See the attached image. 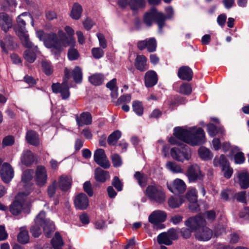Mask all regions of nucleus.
Returning <instances> with one entry per match:
<instances>
[{"instance_id":"obj_40","label":"nucleus","mask_w":249,"mask_h":249,"mask_svg":"<svg viewBox=\"0 0 249 249\" xmlns=\"http://www.w3.org/2000/svg\"><path fill=\"white\" fill-rule=\"evenodd\" d=\"M34 172L33 170L27 169L24 171L22 176V181L25 183H28L30 187L32 186V184L29 182L32 179Z\"/></svg>"},{"instance_id":"obj_51","label":"nucleus","mask_w":249,"mask_h":249,"mask_svg":"<svg viewBox=\"0 0 249 249\" xmlns=\"http://www.w3.org/2000/svg\"><path fill=\"white\" fill-rule=\"evenodd\" d=\"M15 142V139L12 136H7L5 137L2 141V145L3 147L10 146L12 145Z\"/></svg>"},{"instance_id":"obj_26","label":"nucleus","mask_w":249,"mask_h":249,"mask_svg":"<svg viewBox=\"0 0 249 249\" xmlns=\"http://www.w3.org/2000/svg\"><path fill=\"white\" fill-rule=\"evenodd\" d=\"M76 122L79 126L90 124L92 122V117L89 112H83L79 117L76 116Z\"/></svg>"},{"instance_id":"obj_5","label":"nucleus","mask_w":249,"mask_h":249,"mask_svg":"<svg viewBox=\"0 0 249 249\" xmlns=\"http://www.w3.org/2000/svg\"><path fill=\"white\" fill-rule=\"evenodd\" d=\"M166 18V17L164 14L158 12L155 8L153 7L151 9L149 12L145 14L143 21L147 25L151 26L155 20L158 25L159 31L161 32L162 28L165 25Z\"/></svg>"},{"instance_id":"obj_8","label":"nucleus","mask_w":249,"mask_h":249,"mask_svg":"<svg viewBox=\"0 0 249 249\" xmlns=\"http://www.w3.org/2000/svg\"><path fill=\"white\" fill-rule=\"evenodd\" d=\"M170 154L174 160L181 162L185 160H189L191 158V152L185 145L172 148Z\"/></svg>"},{"instance_id":"obj_1","label":"nucleus","mask_w":249,"mask_h":249,"mask_svg":"<svg viewBox=\"0 0 249 249\" xmlns=\"http://www.w3.org/2000/svg\"><path fill=\"white\" fill-rule=\"evenodd\" d=\"M64 30L67 35L61 29H59L57 34L50 33L44 40V45L50 49L52 53L56 56L60 54L64 48L69 46H73L75 43L73 29L69 26H66Z\"/></svg>"},{"instance_id":"obj_60","label":"nucleus","mask_w":249,"mask_h":249,"mask_svg":"<svg viewBox=\"0 0 249 249\" xmlns=\"http://www.w3.org/2000/svg\"><path fill=\"white\" fill-rule=\"evenodd\" d=\"M13 42V38L12 37H10L8 41L5 39V42L1 41L0 42V46L3 50V51L5 52H7V50L6 49V47H10L11 45H12Z\"/></svg>"},{"instance_id":"obj_53","label":"nucleus","mask_w":249,"mask_h":249,"mask_svg":"<svg viewBox=\"0 0 249 249\" xmlns=\"http://www.w3.org/2000/svg\"><path fill=\"white\" fill-rule=\"evenodd\" d=\"M68 57L69 60H76L79 57V53L76 49L71 48L68 52Z\"/></svg>"},{"instance_id":"obj_48","label":"nucleus","mask_w":249,"mask_h":249,"mask_svg":"<svg viewBox=\"0 0 249 249\" xmlns=\"http://www.w3.org/2000/svg\"><path fill=\"white\" fill-rule=\"evenodd\" d=\"M207 131L211 137L214 136L217 133H220L221 134L223 133L224 130L222 128H220L219 130H218L215 126L212 124H210L207 125Z\"/></svg>"},{"instance_id":"obj_15","label":"nucleus","mask_w":249,"mask_h":249,"mask_svg":"<svg viewBox=\"0 0 249 249\" xmlns=\"http://www.w3.org/2000/svg\"><path fill=\"white\" fill-rule=\"evenodd\" d=\"M47 174L46 169L43 166H38L36 168L35 179L36 183L39 186H44L47 182Z\"/></svg>"},{"instance_id":"obj_16","label":"nucleus","mask_w":249,"mask_h":249,"mask_svg":"<svg viewBox=\"0 0 249 249\" xmlns=\"http://www.w3.org/2000/svg\"><path fill=\"white\" fill-rule=\"evenodd\" d=\"M168 189L173 193H183L186 189L185 182L181 179L176 178L172 183L168 184Z\"/></svg>"},{"instance_id":"obj_43","label":"nucleus","mask_w":249,"mask_h":249,"mask_svg":"<svg viewBox=\"0 0 249 249\" xmlns=\"http://www.w3.org/2000/svg\"><path fill=\"white\" fill-rule=\"evenodd\" d=\"M157 241L160 244H165L169 246L172 244V241L169 239L166 232H162L157 237Z\"/></svg>"},{"instance_id":"obj_41","label":"nucleus","mask_w":249,"mask_h":249,"mask_svg":"<svg viewBox=\"0 0 249 249\" xmlns=\"http://www.w3.org/2000/svg\"><path fill=\"white\" fill-rule=\"evenodd\" d=\"M121 136V132L116 130L112 133L108 137L107 142L109 145H115Z\"/></svg>"},{"instance_id":"obj_32","label":"nucleus","mask_w":249,"mask_h":249,"mask_svg":"<svg viewBox=\"0 0 249 249\" xmlns=\"http://www.w3.org/2000/svg\"><path fill=\"white\" fill-rule=\"evenodd\" d=\"M117 80L113 78L109 81L106 85L107 87L111 91L112 98L116 99L118 96V89L116 85Z\"/></svg>"},{"instance_id":"obj_13","label":"nucleus","mask_w":249,"mask_h":249,"mask_svg":"<svg viewBox=\"0 0 249 249\" xmlns=\"http://www.w3.org/2000/svg\"><path fill=\"white\" fill-rule=\"evenodd\" d=\"M94 160L97 164L105 169H107L110 166L109 162L103 149L99 148L95 150L94 153Z\"/></svg>"},{"instance_id":"obj_59","label":"nucleus","mask_w":249,"mask_h":249,"mask_svg":"<svg viewBox=\"0 0 249 249\" xmlns=\"http://www.w3.org/2000/svg\"><path fill=\"white\" fill-rule=\"evenodd\" d=\"M96 35L98 37L100 47L103 49H105L107 46V41L104 36L101 33H97Z\"/></svg>"},{"instance_id":"obj_30","label":"nucleus","mask_w":249,"mask_h":249,"mask_svg":"<svg viewBox=\"0 0 249 249\" xmlns=\"http://www.w3.org/2000/svg\"><path fill=\"white\" fill-rule=\"evenodd\" d=\"M147 59L143 55H137L135 62V66L137 69L143 71L147 69Z\"/></svg>"},{"instance_id":"obj_34","label":"nucleus","mask_w":249,"mask_h":249,"mask_svg":"<svg viewBox=\"0 0 249 249\" xmlns=\"http://www.w3.org/2000/svg\"><path fill=\"white\" fill-rule=\"evenodd\" d=\"M51 243L54 249H62L64 242L59 232H55L54 237L51 240Z\"/></svg>"},{"instance_id":"obj_35","label":"nucleus","mask_w":249,"mask_h":249,"mask_svg":"<svg viewBox=\"0 0 249 249\" xmlns=\"http://www.w3.org/2000/svg\"><path fill=\"white\" fill-rule=\"evenodd\" d=\"M26 138L31 144L37 145L39 144L38 136L33 130H29L27 132Z\"/></svg>"},{"instance_id":"obj_49","label":"nucleus","mask_w":249,"mask_h":249,"mask_svg":"<svg viewBox=\"0 0 249 249\" xmlns=\"http://www.w3.org/2000/svg\"><path fill=\"white\" fill-rule=\"evenodd\" d=\"M2 5L5 10H8L9 8H15L17 6L16 0H2Z\"/></svg>"},{"instance_id":"obj_61","label":"nucleus","mask_w":249,"mask_h":249,"mask_svg":"<svg viewBox=\"0 0 249 249\" xmlns=\"http://www.w3.org/2000/svg\"><path fill=\"white\" fill-rule=\"evenodd\" d=\"M83 188L84 191L89 196H93V191L91 188V184L89 181H86L84 183Z\"/></svg>"},{"instance_id":"obj_36","label":"nucleus","mask_w":249,"mask_h":249,"mask_svg":"<svg viewBox=\"0 0 249 249\" xmlns=\"http://www.w3.org/2000/svg\"><path fill=\"white\" fill-rule=\"evenodd\" d=\"M229 163L225 155L222 154L219 157H215L213 160V165L215 167L220 166L221 169Z\"/></svg>"},{"instance_id":"obj_23","label":"nucleus","mask_w":249,"mask_h":249,"mask_svg":"<svg viewBox=\"0 0 249 249\" xmlns=\"http://www.w3.org/2000/svg\"><path fill=\"white\" fill-rule=\"evenodd\" d=\"M29 48L24 53V59L29 63H33L36 59V53L39 52L37 46H35L33 44L32 47H27Z\"/></svg>"},{"instance_id":"obj_19","label":"nucleus","mask_w":249,"mask_h":249,"mask_svg":"<svg viewBox=\"0 0 249 249\" xmlns=\"http://www.w3.org/2000/svg\"><path fill=\"white\" fill-rule=\"evenodd\" d=\"M74 205L77 209H86L89 205V199L87 196L84 193L77 195L75 197Z\"/></svg>"},{"instance_id":"obj_63","label":"nucleus","mask_w":249,"mask_h":249,"mask_svg":"<svg viewBox=\"0 0 249 249\" xmlns=\"http://www.w3.org/2000/svg\"><path fill=\"white\" fill-rule=\"evenodd\" d=\"M84 28L87 30H90L94 25V22L89 18H87L83 22Z\"/></svg>"},{"instance_id":"obj_10","label":"nucleus","mask_w":249,"mask_h":249,"mask_svg":"<svg viewBox=\"0 0 249 249\" xmlns=\"http://www.w3.org/2000/svg\"><path fill=\"white\" fill-rule=\"evenodd\" d=\"M0 174L1 179L5 183H9L14 177V172L11 165L7 162H3L0 158Z\"/></svg>"},{"instance_id":"obj_9","label":"nucleus","mask_w":249,"mask_h":249,"mask_svg":"<svg viewBox=\"0 0 249 249\" xmlns=\"http://www.w3.org/2000/svg\"><path fill=\"white\" fill-rule=\"evenodd\" d=\"M166 213L163 211L157 210L153 212L148 217V221L153 225L155 229H162L164 226L161 223L165 221Z\"/></svg>"},{"instance_id":"obj_56","label":"nucleus","mask_w":249,"mask_h":249,"mask_svg":"<svg viewBox=\"0 0 249 249\" xmlns=\"http://www.w3.org/2000/svg\"><path fill=\"white\" fill-rule=\"evenodd\" d=\"M112 185L118 191H121L123 189V184L120 179L117 176L114 177L112 181Z\"/></svg>"},{"instance_id":"obj_6","label":"nucleus","mask_w":249,"mask_h":249,"mask_svg":"<svg viewBox=\"0 0 249 249\" xmlns=\"http://www.w3.org/2000/svg\"><path fill=\"white\" fill-rule=\"evenodd\" d=\"M65 77L62 84L58 83H53L52 86L53 92L55 93H60L61 96L63 100L68 99L70 95L69 87H68V79L70 77L71 72L68 69L65 70Z\"/></svg>"},{"instance_id":"obj_2","label":"nucleus","mask_w":249,"mask_h":249,"mask_svg":"<svg viewBox=\"0 0 249 249\" xmlns=\"http://www.w3.org/2000/svg\"><path fill=\"white\" fill-rule=\"evenodd\" d=\"M175 137H171L169 142L172 144H179L177 140H180L191 145L202 144L205 142V135L204 130L196 127H190L188 129L180 127L174 128Z\"/></svg>"},{"instance_id":"obj_50","label":"nucleus","mask_w":249,"mask_h":249,"mask_svg":"<svg viewBox=\"0 0 249 249\" xmlns=\"http://www.w3.org/2000/svg\"><path fill=\"white\" fill-rule=\"evenodd\" d=\"M192 92V87L188 83H184L180 86L179 92L185 94L189 95Z\"/></svg>"},{"instance_id":"obj_45","label":"nucleus","mask_w":249,"mask_h":249,"mask_svg":"<svg viewBox=\"0 0 249 249\" xmlns=\"http://www.w3.org/2000/svg\"><path fill=\"white\" fill-rule=\"evenodd\" d=\"M72 76L76 83H81L82 79V73L80 67L77 66L73 69L72 71Z\"/></svg>"},{"instance_id":"obj_44","label":"nucleus","mask_w":249,"mask_h":249,"mask_svg":"<svg viewBox=\"0 0 249 249\" xmlns=\"http://www.w3.org/2000/svg\"><path fill=\"white\" fill-rule=\"evenodd\" d=\"M134 177L137 180L140 186L144 187L146 185L147 178L143 173L138 171L136 172Z\"/></svg>"},{"instance_id":"obj_46","label":"nucleus","mask_w":249,"mask_h":249,"mask_svg":"<svg viewBox=\"0 0 249 249\" xmlns=\"http://www.w3.org/2000/svg\"><path fill=\"white\" fill-rule=\"evenodd\" d=\"M145 4L144 0H131L129 2L131 8L134 10L143 7Z\"/></svg>"},{"instance_id":"obj_47","label":"nucleus","mask_w":249,"mask_h":249,"mask_svg":"<svg viewBox=\"0 0 249 249\" xmlns=\"http://www.w3.org/2000/svg\"><path fill=\"white\" fill-rule=\"evenodd\" d=\"M133 111L139 116L143 114V108L142 103L138 101H135L132 104Z\"/></svg>"},{"instance_id":"obj_37","label":"nucleus","mask_w":249,"mask_h":249,"mask_svg":"<svg viewBox=\"0 0 249 249\" xmlns=\"http://www.w3.org/2000/svg\"><path fill=\"white\" fill-rule=\"evenodd\" d=\"M199 157L204 160H209L213 157V154L207 148L202 146L198 149Z\"/></svg>"},{"instance_id":"obj_20","label":"nucleus","mask_w":249,"mask_h":249,"mask_svg":"<svg viewBox=\"0 0 249 249\" xmlns=\"http://www.w3.org/2000/svg\"><path fill=\"white\" fill-rule=\"evenodd\" d=\"M12 18L5 13H0V26L1 29L6 32L12 27Z\"/></svg>"},{"instance_id":"obj_12","label":"nucleus","mask_w":249,"mask_h":249,"mask_svg":"<svg viewBox=\"0 0 249 249\" xmlns=\"http://www.w3.org/2000/svg\"><path fill=\"white\" fill-rule=\"evenodd\" d=\"M30 192L19 193L16 197L15 201L10 207V211L14 215H18L21 211L24 206V198Z\"/></svg>"},{"instance_id":"obj_7","label":"nucleus","mask_w":249,"mask_h":249,"mask_svg":"<svg viewBox=\"0 0 249 249\" xmlns=\"http://www.w3.org/2000/svg\"><path fill=\"white\" fill-rule=\"evenodd\" d=\"M145 195L151 200L159 203H163L165 199V194L161 188L158 186H148L145 190Z\"/></svg>"},{"instance_id":"obj_55","label":"nucleus","mask_w":249,"mask_h":249,"mask_svg":"<svg viewBox=\"0 0 249 249\" xmlns=\"http://www.w3.org/2000/svg\"><path fill=\"white\" fill-rule=\"evenodd\" d=\"M42 67L43 71L47 75H50L53 72V69L50 63L47 61H44L42 62Z\"/></svg>"},{"instance_id":"obj_4","label":"nucleus","mask_w":249,"mask_h":249,"mask_svg":"<svg viewBox=\"0 0 249 249\" xmlns=\"http://www.w3.org/2000/svg\"><path fill=\"white\" fill-rule=\"evenodd\" d=\"M31 20V24L34 26V22L32 17L28 13H23L18 16L17 21L18 26L16 29V32L22 44L25 47H32L33 43L30 41L29 35L25 29V22L28 20Z\"/></svg>"},{"instance_id":"obj_28","label":"nucleus","mask_w":249,"mask_h":249,"mask_svg":"<svg viewBox=\"0 0 249 249\" xmlns=\"http://www.w3.org/2000/svg\"><path fill=\"white\" fill-rule=\"evenodd\" d=\"M72 178L70 177L62 176L58 181L59 187L63 191H66L71 187Z\"/></svg>"},{"instance_id":"obj_42","label":"nucleus","mask_w":249,"mask_h":249,"mask_svg":"<svg viewBox=\"0 0 249 249\" xmlns=\"http://www.w3.org/2000/svg\"><path fill=\"white\" fill-rule=\"evenodd\" d=\"M166 167L170 171L174 173H180L183 172V170L180 166L176 162L168 161L166 164Z\"/></svg>"},{"instance_id":"obj_21","label":"nucleus","mask_w":249,"mask_h":249,"mask_svg":"<svg viewBox=\"0 0 249 249\" xmlns=\"http://www.w3.org/2000/svg\"><path fill=\"white\" fill-rule=\"evenodd\" d=\"M158 75L154 71H148L144 76V83L147 88L155 86L158 82Z\"/></svg>"},{"instance_id":"obj_38","label":"nucleus","mask_w":249,"mask_h":249,"mask_svg":"<svg viewBox=\"0 0 249 249\" xmlns=\"http://www.w3.org/2000/svg\"><path fill=\"white\" fill-rule=\"evenodd\" d=\"M105 77L101 73H95L89 76V80L90 83L95 85L98 86L102 84L104 81Z\"/></svg>"},{"instance_id":"obj_18","label":"nucleus","mask_w":249,"mask_h":249,"mask_svg":"<svg viewBox=\"0 0 249 249\" xmlns=\"http://www.w3.org/2000/svg\"><path fill=\"white\" fill-rule=\"evenodd\" d=\"M137 47L140 50L146 48L148 52H153L156 50L157 47L156 41L154 38L140 41L137 43Z\"/></svg>"},{"instance_id":"obj_52","label":"nucleus","mask_w":249,"mask_h":249,"mask_svg":"<svg viewBox=\"0 0 249 249\" xmlns=\"http://www.w3.org/2000/svg\"><path fill=\"white\" fill-rule=\"evenodd\" d=\"M221 169L225 178H230L231 177L233 174V169L230 167V163L225 167H223Z\"/></svg>"},{"instance_id":"obj_25","label":"nucleus","mask_w":249,"mask_h":249,"mask_svg":"<svg viewBox=\"0 0 249 249\" xmlns=\"http://www.w3.org/2000/svg\"><path fill=\"white\" fill-rule=\"evenodd\" d=\"M178 75L180 79L189 81L192 79L193 71L189 67L182 66L179 69Z\"/></svg>"},{"instance_id":"obj_24","label":"nucleus","mask_w":249,"mask_h":249,"mask_svg":"<svg viewBox=\"0 0 249 249\" xmlns=\"http://www.w3.org/2000/svg\"><path fill=\"white\" fill-rule=\"evenodd\" d=\"M22 164L26 166H31L35 161V157L33 153L29 150H25L23 151L20 158Z\"/></svg>"},{"instance_id":"obj_17","label":"nucleus","mask_w":249,"mask_h":249,"mask_svg":"<svg viewBox=\"0 0 249 249\" xmlns=\"http://www.w3.org/2000/svg\"><path fill=\"white\" fill-rule=\"evenodd\" d=\"M213 235L212 231L205 226L202 227L195 232L196 238L200 241L209 240Z\"/></svg>"},{"instance_id":"obj_29","label":"nucleus","mask_w":249,"mask_h":249,"mask_svg":"<svg viewBox=\"0 0 249 249\" xmlns=\"http://www.w3.org/2000/svg\"><path fill=\"white\" fill-rule=\"evenodd\" d=\"M82 12V6L78 3H74L71 7L70 15L73 19L78 20L81 17Z\"/></svg>"},{"instance_id":"obj_62","label":"nucleus","mask_w":249,"mask_h":249,"mask_svg":"<svg viewBox=\"0 0 249 249\" xmlns=\"http://www.w3.org/2000/svg\"><path fill=\"white\" fill-rule=\"evenodd\" d=\"M56 183L54 181L52 184L48 186V195L50 197L53 196L56 191Z\"/></svg>"},{"instance_id":"obj_31","label":"nucleus","mask_w":249,"mask_h":249,"mask_svg":"<svg viewBox=\"0 0 249 249\" xmlns=\"http://www.w3.org/2000/svg\"><path fill=\"white\" fill-rule=\"evenodd\" d=\"M109 175L107 171H104L100 168L95 170V178L98 181L104 182L109 178Z\"/></svg>"},{"instance_id":"obj_54","label":"nucleus","mask_w":249,"mask_h":249,"mask_svg":"<svg viewBox=\"0 0 249 249\" xmlns=\"http://www.w3.org/2000/svg\"><path fill=\"white\" fill-rule=\"evenodd\" d=\"M93 56L96 59H99L104 55V51L100 48H93L91 50Z\"/></svg>"},{"instance_id":"obj_64","label":"nucleus","mask_w":249,"mask_h":249,"mask_svg":"<svg viewBox=\"0 0 249 249\" xmlns=\"http://www.w3.org/2000/svg\"><path fill=\"white\" fill-rule=\"evenodd\" d=\"M166 234L168 235L169 239L172 241V240H176L178 238V233L174 229H169Z\"/></svg>"},{"instance_id":"obj_33","label":"nucleus","mask_w":249,"mask_h":249,"mask_svg":"<svg viewBox=\"0 0 249 249\" xmlns=\"http://www.w3.org/2000/svg\"><path fill=\"white\" fill-rule=\"evenodd\" d=\"M30 239L28 231L24 228H20V231L17 236L18 241L21 244H25L29 242Z\"/></svg>"},{"instance_id":"obj_22","label":"nucleus","mask_w":249,"mask_h":249,"mask_svg":"<svg viewBox=\"0 0 249 249\" xmlns=\"http://www.w3.org/2000/svg\"><path fill=\"white\" fill-rule=\"evenodd\" d=\"M196 194L197 192L196 189H192L186 194L187 199L192 203L189 207L192 211H196L198 208Z\"/></svg>"},{"instance_id":"obj_27","label":"nucleus","mask_w":249,"mask_h":249,"mask_svg":"<svg viewBox=\"0 0 249 249\" xmlns=\"http://www.w3.org/2000/svg\"><path fill=\"white\" fill-rule=\"evenodd\" d=\"M238 182L242 189H247L249 187V174L247 171H242L237 174Z\"/></svg>"},{"instance_id":"obj_3","label":"nucleus","mask_w":249,"mask_h":249,"mask_svg":"<svg viewBox=\"0 0 249 249\" xmlns=\"http://www.w3.org/2000/svg\"><path fill=\"white\" fill-rule=\"evenodd\" d=\"M41 227L43 228L44 234L47 237H50L55 229L53 222L45 218V213L43 211L36 216L35 224L30 229V232L34 237H38L41 234Z\"/></svg>"},{"instance_id":"obj_57","label":"nucleus","mask_w":249,"mask_h":249,"mask_svg":"<svg viewBox=\"0 0 249 249\" xmlns=\"http://www.w3.org/2000/svg\"><path fill=\"white\" fill-rule=\"evenodd\" d=\"M112 162L115 167L120 166L122 163L120 156L117 154H114L111 156Z\"/></svg>"},{"instance_id":"obj_58","label":"nucleus","mask_w":249,"mask_h":249,"mask_svg":"<svg viewBox=\"0 0 249 249\" xmlns=\"http://www.w3.org/2000/svg\"><path fill=\"white\" fill-rule=\"evenodd\" d=\"M245 160V158L242 152H238L234 155V161L236 164H242Z\"/></svg>"},{"instance_id":"obj_14","label":"nucleus","mask_w":249,"mask_h":249,"mask_svg":"<svg viewBox=\"0 0 249 249\" xmlns=\"http://www.w3.org/2000/svg\"><path fill=\"white\" fill-rule=\"evenodd\" d=\"M186 175L190 182L202 179L204 176L199 167L196 164L190 166L187 170Z\"/></svg>"},{"instance_id":"obj_39","label":"nucleus","mask_w":249,"mask_h":249,"mask_svg":"<svg viewBox=\"0 0 249 249\" xmlns=\"http://www.w3.org/2000/svg\"><path fill=\"white\" fill-rule=\"evenodd\" d=\"M184 201V198L182 196L176 198L172 196L168 200V204L170 207L176 208L179 207Z\"/></svg>"},{"instance_id":"obj_11","label":"nucleus","mask_w":249,"mask_h":249,"mask_svg":"<svg viewBox=\"0 0 249 249\" xmlns=\"http://www.w3.org/2000/svg\"><path fill=\"white\" fill-rule=\"evenodd\" d=\"M185 226L195 232L206 225V220L201 215L191 217L185 221Z\"/></svg>"}]
</instances>
